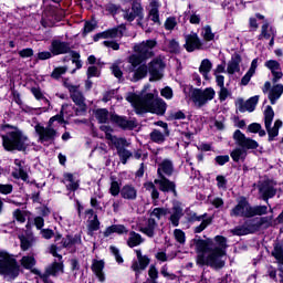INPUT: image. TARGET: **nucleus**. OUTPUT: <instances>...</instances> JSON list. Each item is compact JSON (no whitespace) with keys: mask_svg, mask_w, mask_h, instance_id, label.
<instances>
[{"mask_svg":"<svg viewBox=\"0 0 283 283\" xmlns=\"http://www.w3.org/2000/svg\"><path fill=\"white\" fill-rule=\"evenodd\" d=\"M126 101L130 103L132 107L137 114H157V116L165 115L167 112V103L161 98H155L154 93L138 95L136 93H128Z\"/></svg>","mask_w":283,"mask_h":283,"instance_id":"obj_1","label":"nucleus"},{"mask_svg":"<svg viewBox=\"0 0 283 283\" xmlns=\"http://www.w3.org/2000/svg\"><path fill=\"white\" fill-rule=\"evenodd\" d=\"M192 244L197 251V264L199 266H211L212 269L224 268V260L216 259L213 253V240L193 239Z\"/></svg>","mask_w":283,"mask_h":283,"instance_id":"obj_2","label":"nucleus"},{"mask_svg":"<svg viewBox=\"0 0 283 283\" xmlns=\"http://www.w3.org/2000/svg\"><path fill=\"white\" fill-rule=\"evenodd\" d=\"M2 147L6 151H25L28 149V137L19 128H14L2 135Z\"/></svg>","mask_w":283,"mask_h":283,"instance_id":"obj_3","label":"nucleus"},{"mask_svg":"<svg viewBox=\"0 0 283 283\" xmlns=\"http://www.w3.org/2000/svg\"><path fill=\"white\" fill-rule=\"evenodd\" d=\"M0 275L4 277H19V264L17 259L10 256V254L0 251Z\"/></svg>","mask_w":283,"mask_h":283,"instance_id":"obj_4","label":"nucleus"},{"mask_svg":"<svg viewBox=\"0 0 283 283\" xmlns=\"http://www.w3.org/2000/svg\"><path fill=\"white\" fill-rule=\"evenodd\" d=\"M64 87L69 90L73 103H75V105L78 107L76 109V115L78 116V114H85V112H87V104H85V96H83V93L78 90L81 86L72 85L65 82Z\"/></svg>","mask_w":283,"mask_h":283,"instance_id":"obj_5","label":"nucleus"},{"mask_svg":"<svg viewBox=\"0 0 283 283\" xmlns=\"http://www.w3.org/2000/svg\"><path fill=\"white\" fill-rule=\"evenodd\" d=\"M274 117L275 112H273V107L268 106L264 111V125L269 135V140H273L275 136L280 134V127H282V120L280 119L275 120L274 126L271 127Z\"/></svg>","mask_w":283,"mask_h":283,"instance_id":"obj_6","label":"nucleus"},{"mask_svg":"<svg viewBox=\"0 0 283 283\" xmlns=\"http://www.w3.org/2000/svg\"><path fill=\"white\" fill-rule=\"evenodd\" d=\"M216 97V91L211 87H208L206 90L197 88L192 92V101L197 105V107H202L203 105H207L209 101H213Z\"/></svg>","mask_w":283,"mask_h":283,"instance_id":"obj_7","label":"nucleus"},{"mask_svg":"<svg viewBox=\"0 0 283 283\" xmlns=\"http://www.w3.org/2000/svg\"><path fill=\"white\" fill-rule=\"evenodd\" d=\"M216 97V91L211 87H208L206 90L197 88L192 92V101L197 105V107H202L203 105H207L209 101H213Z\"/></svg>","mask_w":283,"mask_h":283,"instance_id":"obj_8","label":"nucleus"},{"mask_svg":"<svg viewBox=\"0 0 283 283\" xmlns=\"http://www.w3.org/2000/svg\"><path fill=\"white\" fill-rule=\"evenodd\" d=\"M147 67L148 73L150 74V82L160 81L165 76L163 74V70H165V62L163 61V57H155L148 63Z\"/></svg>","mask_w":283,"mask_h":283,"instance_id":"obj_9","label":"nucleus"},{"mask_svg":"<svg viewBox=\"0 0 283 283\" xmlns=\"http://www.w3.org/2000/svg\"><path fill=\"white\" fill-rule=\"evenodd\" d=\"M156 45H158V41H156V39L146 40L139 44H136L134 46V52L144 56V59L147 61L148 59H153V56H155L154 48H156Z\"/></svg>","mask_w":283,"mask_h":283,"instance_id":"obj_10","label":"nucleus"},{"mask_svg":"<svg viewBox=\"0 0 283 283\" xmlns=\"http://www.w3.org/2000/svg\"><path fill=\"white\" fill-rule=\"evenodd\" d=\"M251 205L244 197H240L238 205L230 211V216L234 218H251Z\"/></svg>","mask_w":283,"mask_h":283,"instance_id":"obj_11","label":"nucleus"},{"mask_svg":"<svg viewBox=\"0 0 283 283\" xmlns=\"http://www.w3.org/2000/svg\"><path fill=\"white\" fill-rule=\"evenodd\" d=\"M36 134L39 135L40 143H52L56 138L57 132L48 124L46 127L41 126V124L35 125L34 127Z\"/></svg>","mask_w":283,"mask_h":283,"instance_id":"obj_12","label":"nucleus"},{"mask_svg":"<svg viewBox=\"0 0 283 283\" xmlns=\"http://www.w3.org/2000/svg\"><path fill=\"white\" fill-rule=\"evenodd\" d=\"M233 138L243 149H258L259 147L258 142L248 138L247 136H244V134H242L241 130H235L233 134Z\"/></svg>","mask_w":283,"mask_h":283,"instance_id":"obj_13","label":"nucleus"},{"mask_svg":"<svg viewBox=\"0 0 283 283\" xmlns=\"http://www.w3.org/2000/svg\"><path fill=\"white\" fill-rule=\"evenodd\" d=\"M137 261H134L132 264V270L136 273V277L140 275V271H145L147 266H149V262H151L150 259L147 258V255H143V252L140 250L136 251Z\"/></svg>","mask_w":283,"mask_h":283,"instance_id":"obj_14","label":"nucleus"},{"mask_svg":"<svg viewBox=\"0 0 283 283\" xmlns=\"http://www.w3.org/2000/svg\"><path fill=\"white\" fill-rule=\"evenodd\" d=\"M216 247L212 249L216 260H222L227 255V238L222 235H217L214 238Z\"/></svg>","mask_w":283,"mask_h":283,"instance_id":"obj_15","label":"nucleus"},{"mask_svg":"<svg viewBox=\"0 0 283 283\" xmlns=\"http://www.w3.org/2000/svg\"><path fill=\"white\" fill-rule=\"evenodd\" d=\"M259 192L263 200H269V198H273L277 193V190H275V184L273 181L265 180L259 185Z\"/></svg>","mask_w":283,"mask_h":283,"instance_id":"obj_16","label":"nucleus"},{"mask_svg":"<svg viewBox=\"0 0 283 283\" xmlns=\"http://www.w3.org/2000/svg\"><path fill=\"white\" fill-rule=\"evenodd\" d=\"M259 101H260V96L258 95L250 97L247 102H244V99L242 98H239L237 101V107L241 113L254 112Z\"/></svg>","mask_w":283,"mask_h":283,"instance_id":"obj_17","label":"nucleus"},{"mask_svg":"<svg viewBox=\"0 0 283 283\" xmlns=\"http://www.w3.org/2000/svg\"><path fill=\"white\" fill-rule=\"evenodd\" d=\"M206 218H207V213L201 216H198L197 213L190 214V217L188 218V221L201 222L199 226L195 227V233H202V231H205V229H207L209 224H211V219H206Z\"/></svg>","mask_w":283,"mask_h":283,"instance_id":"obj_18","label":"nucleus"},{"mask_svg":"<svg viewBox=\"0 0 283 283\" xmlns=\"http://www.w3.org/2000/svg\"><path fill=\"white\" fill-rule=\"evenodd\" d=\"M143 18V6L138 1H134L132 4V9L124 10V19L126 21H134L136 18Z\"/></svg>","mask_w":283,"mask_h":283,"instance_id":"obj_19","label":"nucleus"},{"mask_svg":"<svg viewBox=\"0 0 283 283\" xmlns=\"http://www.w3.org/2000/svg\"><path fill=\"white\" fill-rule=\"evenodd\" d=\"M185 41L186 43L184 48L187 52H195V50H200V48H202V42H200V38H198L197 33L185 35Z\"/></svg>","mask_w":283,"mask_h":283,"instance_id":"obj_20","label":"nucleus"},{"mask_svg":"<svg viewBox=\"0 0 283 283\" xmlns=\"http://www.w3.org/2000/svg\"><path fill=\"white\" fill-rule=\"evenodd\" d=\"M70 50V44L60 40H53L50 48V52L53 53L54 56H59V54H67Z\"/></svg>","mask_w":283,"mask_h":283,"instance_id":"obj_21","label":"nucleus"},{"mask_svg":"<svg viewBox=\"0 0 283 283\" xmlns=\"http://www.w3.org/2000/svg\"><path fill=\"white\" fill-rule=\"evenodd\" d=\"M262 39H270V48H273L275 43V30L273 29V27L269 25V23H264L261 27V34L259 35V41H262Z\"/></svg>","mask_w":283,"mask_h":283,"instance_id":"obj_22","label":"nucleus"},{"mask_svg":"<svg viewBox=\"0 0 283 283\" xmlns=\"http://www.w3.org/2000/svg\"><path fill=\"white\" fill-rule=\"evenodd\" d=\"M160 179H155L154 184L159 186V190L164 192L172 191L176 193V184L167 179V177L161 176Z\"/></svg>","mask_w":283,"mask_h":283,"instance_id":"obj_23","label":"nucleus"},{"mask_svg":"<svg viewBox=\"0 0 283 283\" xmlns=\"http://www.w3.org/2000/svg\"><path fill=\"white\" fill-rule=\"evenodd\" d=\"M156 229H158V221H156V219L148 218L139 231L145 233L148 238H154V235H156Z\"/></svg>","mask_w":283,"mask_h":283,"instance_id":"obj_24","label":"nucleus"},{"mask_svg":"<svg viewBox=\"0 0 283 283\" xmlns=\"http://www.w3.org/2000/svg\"><path fill=\"white\" fill-rule=\"evenodd\" d=\"M111 120L122 127V129H134L136 123L134 120H127V118L118 115H112Z\"/></svg>","mask_w":283,"mask_h":283,"instance_id":"obj_25","label":"nucleus"},{"mask_svg":"<svg viewBox=\"0 0 283 283\" xmlns=\"http://www.w3.org/2000/svg\"><path fill=\"white\" fill-rule=\"evenodd\" d=\"M118 36H123V31L120 28H113L102 33H98L94 41H98V39H118Z\"/></svg>","mask_w":283,"mask_h":283,"instance_id":"obj_26","label":"nucleus"},{"mask_svg":"<svg viewBox=\"0 0 283 283\" xmlns=\"http://www.w3.org/2000/svg\"><path fill=\"white\" fill-rule=\"evenodd\" d=\"M157 174L159 177L171 176V174H174V163H171V160L169 159H165L163 163L159 164Z\"/></svg>","mask_w":283,"mask_h":283,"instance_id":"obj_27","label":"nucleus"},{"mask_svg":"<svg viewBox=\"0 0 283 283\" xmlns=\"http://www.w3.org/2000/svg\"><path fill=\"white\" fill-rule=\"evenodd\" d=\"M282 94H283V85L282 84H276V85L272 86L269 92V101L271 102V105H275V103L277 102V99H280Z\"/></svg>","mask_w":283,"mask_h":283,"instance_id":"obj_28","label":"nucleus"},{"mask_svg":"<svg viewBox=\"0 0 283 283\" xmlns=\"http://www.w3.org/2000/svg\"><path fill=\"white\" fill-rule=\"evenodd\" d=\"M105 269V262L94 260L92 264V271L95 273L96 277H98L99 282H105V274L103 270Z\"/></svg>","mask_w":283,"mask_h":283,"instance_id":"obj_29","label":"nucleus"},{"mask_svg":"<svg viewBox=\"0 0 283 283\" xmlns=\"http://www.w3.org/2000/svg\"><path fill=\"white\" fill-rule=\"evenodd\" d=\"M240 63H242V57L240 54H234L228 63V74H235V72H240Z\"/></svg>","mask_w":283,"mask_h":283,"instance_id":"obj_30","label":"nucleus"},{"mask_svg":"<svg viewBox=\"0 0 283 283\" xmlns=\"http://www.w3.org/2000/svg\"><path fill=\"white\" fill-rule=\"evenodd\" d=\"M120 196L125 200H136L138 192L133 186L126 185L122 188Z\"/></svg>","mask_w":283,"mask_h":283,"instance_id":"obj_31","label":"nucleus"},{"mask_svg":"<svg viewBox=\"0 0 283 283\" xmlns=\"http://www.w3.org/2000/svg\"><path fill=\"white\" fill-rule=\"evenodd\" d=\"M147 74H149V69L147 64L139 65L133 75L134 83H137V81H143V78H147Z\"/></svg>","mask_w":283,"mask_h":283,"instance_id":"obj_32","label":"nucleus"},{"mask_svg":"<svg viewBox=\"0 0 283 283\" xmlns=\"http://www.w3.org/2000/svg\"><path fill=\"white\" fill-rule=\"evenodd\" d=\"M108 140H111L112 145L117 149V151H120V149H125V147H129V142H127L123 137H116L113 135H108Z\"/></svg>","mask_w":283,"mask_h":283,"instance_id":"obj_33","label":"nucleus"},{"mask_svg":"<svg viewBox=\"0 0 283 283\" xmlns=\"http://www.w3.org/2000/svg\"><path fill=\"white\" fill-rule=\"evenodd\" d=\"M112 233H118L120 235L123 233H128V230L123 224H113L105 230L104 235L105 238H109Z\"/></svg>","mask_w":283,"mask_h":283,"instance_id":"obj_34","label":"nucleus"},{"mask_svg":"<svg viewBox=\"0 0 283 283\" xmlns=\"http://www.w3.org/2000/svg\"><path fill=\"white\" fill-rule=\"evenodd\" d=\"M184 213H182V208L175 206L172 208V213L169 218L172 227H178V224H180V218H182Z\"/></svg>","mask_w":283,"mask_h":283,"instance_id":"obj_35","label":"nucleus"},{"mask_svg":"<svg viewBox=\"0 0 283 283\" xmlns=\"http://www.w3.org/2000/svg\"><path fill=\"white\" fill-rule=\"evenodd\" d=\"M146 191L150 192L151 199L154 200V205H158V199L160 198V192H158V189L156 188V185L154 182L149 181L144 185Z\"/></svg>","mask_w":283,"mask_h":283,"instance_id":"obj_36","label":"nucleus"},{"mask_svg":"<svg viewBox=\"0 0 283 283\" xmlns=\"http://www.w3.org/2000/svg\"><path fill=\"white\" fill-rule=\"evenodd\" d=\"M74 244H81V235H78V234H76L74 237L66 235L64 239H62V247L64 249L74 247Z\"/></svg>","mask_w":283,"mask_h":283,"instance_id":"obj_37","label":"nucleus"},{"mask_svg":"<svg viewBox=\"0 0 283 283\" xmlns=\"http://www.w3.org/2000/svg\"><path fill=\"white\" fill-rule=\"evenodd\" d=\"M127 244H128V247H130V249H134V247H138V245L143 244V237L140 234L136 233L135 231H132L129 233Z\"/></svg>","mask_w":283,"mask_h":283,"instance_id":"obj_38","label":"nucleus"},{"mask_svg":"<svg viewBox=\"0 0 283 283\" xmlns=\"http://www.w3.org/2000/svg\"><path fill=\"white\" fill-rule=\"evenodd\" d=\"M148 214L150 219L156 220V222H158V220L164 218V216H167V209L154 208L151 211H148Z\"/></svg>","mask_w":283,"mask_h":283,"instance_id":"obj_39","label":"nucleus"},{"mask_svg":"<svg viewBox=\"0 0 283 283\" xmlns=\"http://www.w3.org/2000/svg\"><path fill=\"white\" fill-rule=\"evenodd\" d=\"M151 9L149 12L150 21H154V23H160V15L158 14V2L153 1L150 2Z\"/></svg>","mask_w":283,"mask_h":283,"instance_id":"obj_40","label":"nucleus"},{"mask_svg":"<svg viewBox=\"0 0 283 283\" xmlns=\"http://www.w3.org/2000/svg\"><path fill=\"white\" fill-rule=\"evenodd\" d=\"M59 273H63V263L54 262L46 268V274L49 275H59Z\"/></svg>","mask_w":283,"mask_h":283,"instance_id":"obj_41","label":"nucleus"},{"mask_svg":"<svg viewBox=\"0 0 283 283\" xmlns=\"http://www.w3.org/2000/svg\"><path fill=\"white\" fill-rule=\"evenodd\" d=\"M165 136H169V134H165V130L160 132L158 129H154L150 133V140H153V143H165Z\"/></svg>","mask_w":283,"mask_h":283,"instance_id":"obj_42","label":"nucleus"},{"mask_svg":"<svg viewBox=\"0 0 283 283\" xmlns=\"http://www.w3.org/2000/svg\"><path fill=\"white\" fill-rule=\"evenodd\" d=\"M147 61L142 54H132L128 56V63L132 64V67H138V65L145 63Z\"/></svg>","mask_w":283,"mask_h":283,"instance_id":"obj_43","label":"nucleus"},{"mask_svg":"<svg viewBox=\"0 0 283 283\" xmlns=\"http://www.w3.org/2000/svg\"><path fill=\"white\" fill-rule=\"evenodd\" d=\"M95 118L98 123L105 124L109 120V112L105 108H99L95 112Z\"/></svg>","mask_w":283,"mask_h":283,"instance_id":"obj_44","label":"nucleus"},{"mask_svg":"<svg viewBox=\"0 0 283 283\" xmlns=\"http://www.w3.org/2000/svg\"><path fill=\"white\" fill-rule=\"evenodd\" d=\"M20 247L22 251H28L29 249H32V245L34 244V238L33 237H20Z\"/></svg>","mask_w":283,"mask_h":283,"instance_id":"obj_45","label":"nucleus"},{"mask_svg":"<svg viewBox=\"0 0 283 283\" xmlns=\"http://www.w3.org/2000/svg\"><path fill=\"white\" fill-rule=\"evenodd\" d=\"M64 178L67 182H70L66 188L70 190V191H76V189H78V181L74 180V175L67 172V174H64Z\"/></svg>","mask_w":283,"mask_h":283,"instance_id":"obj_46","label":"nucleus"},{"mask_svg":"<svg viewBox=\"0 0 283 283\" xmlns=\"http://www.w3.org/2000/svg\"><path fill=\"white\" fill-rule=\"evenodd\" d=\"M231 158L234 160V163H240V160H244V158H247V150L237 148L232 150Z\"/></svg>","mask_w":283,"mask_h":283,"instance_id":"obj_47","label":"nucleus"},{"mask_svg":"<svg viewBox=\"0 0 283 283\" xmlns=\"http://www.w3.org/2000/svg\"><path fill=\"white\" fill-rule=\"evenodd\" d=\"M269 208L266 206H256L251 208L250 218L254 216H266Z\"/></svg>","mask_w":283,"mask_h":283,"instance_id":"obj_48","label":"nucleus"},{"mask_svg":"<svg viewBox=\"0 0 283 283\" xmlns=\"http://www.w3.org/2000/svg\"><path fill=\"white\" fill-rule=\"evenodd\" d=\"M20 262L24 269H32L33 266H36V259L32 255L23 256Z\"/></svg>","mask_w":283,"mask_h":283,"instance_id":"obj_49","label":"nucleus"},{"mask_svg":"<svg viewBox=\"0 0 283 283\" xmlns=\"http://www.w3.org/2000/svg\"><path fill=\"white\" fill-rule=\"evenodd\" d=\"M211 67H212L211 61L206 59L201 62L199 72L205 76V78H207V75L211 72Z\"/></svg>","mask_w":283,"mask_h":283,"instance_id":"obj_50","label":"nucleus"},{"mask_svg":"<svg viewBox=\"0 0 283 283\" xmlns=\"http://www.w3.org/2000/svg\"><path fill=\"white\" fill-rule=\"evenodd\" d=\"M117 156H119V160L123 165H127V159L132 158V156H134V154L129 150H127V148H122L119 150H117Z\"/></svg>","mask_w":283,"mask_h":283,"instance_id":"obj_51","label":"nucleus"},{"mask_svg":"<svg viewBox=\"0 0 283 283\" xmlns=\"http://www.w3.org/2000/svg\"><path fill=\"white\" fill-rule=\"evenodd\" d=\"M243 224H244L245 229H248V234L255 233V231H258V229H260V224L255 223L254 220H248Z\"/></svg>","mask_w":283,"mask_h":283,"instance_id":"obj_52","label":"nucleus"},{"mask_svg":"<svg viewBox=\"0 0 283 283\" xmlns=\"http://www.w3.org/2000/svg\"><path fill=\"white\" fill-rule=\"evenodd\" d=\"M273 258L277 260L280 264H283V248L280 245H275L274 250L272 251Z\"/></svg>","mask_w":283,"mask_h":283,"instance_id":"obj_53","label":"nucleus"},{"mask_svg":"<svg viewBox=\"0 0 283 283\" xmlns=\"http://www.w3.org/2000/svg\"><path fill=\"white\" fill-rule=\"evenodd\" d=\"M175 240L179 242V244H185L187 237L185 235V231L180 229H175L174 231Z\"/></svg>","mask_w":283,"mask_h":283,"instance_id":"obj_54","label":"nucleus"},{"mask_svg":"<svg viewBox=\"0 0 283 283\" xmlns=\"http://www.w3.org/2000/svg\"><path fill=\"white\" fill-rule=\"evenodd\" d=\"M232 235H249V230L245 228V226H238L234 229L231 230Z\"/></svg>","mask_w":283,"mask_h":283,"instance_id":"obj_55","label":"nucleus"},{"mask_svg":"<svg viewBox=\"0 0 283 283\" xmlns=\"http://www.w3.org/2000/svg\"><path fill=\"white\" fill-rule=\"evenodd\" d=\"M118 65H120V61L113 63L111 70L116 78H123V71Z\"/></svg>","mask_w":283,"mask_h":283,"instance_id":"obj_56","label":"nucleus"},{"mask_svg":"<svg viewBox=\"0 0 283 283\" xmlns=\"http://www.w3.org/2000/svg\"><path fill=\"white\" fill-rule=\"evenodd\" d=\"M168 44V51L176 54L177 52H180V44L176 40H169L167 42Z\"/></svg>","mask_w":283,"mask_h":283,"instance_id":"obj_57","label":"nucleus"},{"mask_svg":"<svg viewBox=\"0 0 283 283\" xmlns=\"http://www.w3.org/2000/svg\"><path fill=\"white\" fill-rule=\"evenodd\" d=\"M265 67H268V70H271V72H275L277 70H281L282 67L280 66V62L275 61V60H269L265 62Z\"/></svg>","mask_w":283,"mask_h":283,"instance_id":"obj_58","label":"nucleus"},{"mask_svg":"<svg viewBox=\"0 0 283 283\" xmlns=\"http://www.w3.org/2000/svg\"><path fill=\"white\" fill-rule=\"evenodd\" d=\"M202 34H203V39L206 40V41H213V39H214V34H213V32L211 31V27H209V25H206L205 28H203V32H202Z\"/></svg>","mask_w":283,"mask_h":283,"instance_id":"obj_59","label":"nucleus"},{"mask_svg":"<svg viewBox=\"0 0 283 283\" xmlns=\"http://www.w3.org/2000/svg\"><path fill=\"white\" fill-rule=\"evenodd\" d=\"M65 72H67V67L60 66V67L54 69L51 76H52V78H61V76H63V74H65Z\"/></svg>","mask_w":283,"mask_h":283,"instance_id":"obj_60","label":"nucleus"},{"mask_svg":"<svg viewBox=\"0 0 283 283\" xmlns=\"http://www.w3.org/2000/svg\"><path fill=\"white\" fill-rule=\"evenodd\" d=\"M177 25H178V22L176 21L175 17H169L168 19H166L165 28L167 30H174V28H176Z\"/></svg>","mask_w":283,"mask_h":283,"instance_id":"obj_61","label":"nucleus"},{"mask_svg":"<svg viewBox=\"0 0 283 283\" xmlns=\"http://www.w3.org/2000/svg\"><path fill=\"white\" fill-rule=\"evenodd\" d=\"M12 175H13V178H21V180H23L24 182L25 180H28V172H25L23 168H21V166Z\"/></svg>","mask_w":283,"mask_h":283,"instance_id":"obj_62","label":"nucleus"},{"mask_svg":"<svg viewBox=\"0 0 283 283\" xmlns=\"http://www.w3.org/2000/svg\"><path fill=\"white\" fill-rule=\"evenodd\" d=\"M109 192L112 196H118V193H120V186L118 185V181H112Z\"/></svg>","mask_w":283,"mask_h":283,"instance_id":"obj_63","label":"nucleus"},{"mask_svg":"<svg viewBox=\"0 0 283 283\" xmlns=\"http://www.w3.org/2000/svg\"><path fill=\"white\" fill-rule=\"evenodd\" d=\"M148 275L150 281H156L158 280V270L156 269V265H150L148 270Z\"/></svg>","mask_w":283,"mask_h":283,"instance_id":"obj_64","label":"nucleus"}]
</instances>
